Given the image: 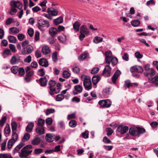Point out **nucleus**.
Returning <instances> with one entry per match:
<instances>
[{
	"label": "nucleus",
	"mask_w": 158,
	"mask_h": 158,
	"mask_svg": "<svg viewBox=\"0 0 158 158\" xmlns=\"http://www.w3.org/2000/svg\"><path fill=\"white\" fill-rule=\"evenodd\" d=\"M69 125L71 127L73 128L76 127L77 125V123L76 121L72 120L69 123Z\"/></svg>",
	"instance_id": "obj_41"
},
{
	"label": "nucleus",
	"mask_w": 158,
	"mask_h": 158,
	"mask_svg": "<svg viewBox=\"0 0 158 158\" xmlns=\"http://www.w3.org/2000/svg\"><path fill=\"white\" fill-rule=\"evenodd\" d=\"M11 126L12 129V132L17 131V124L16 122H12L11 123Z\"/></svg>",
	"instance_id": "obj_33"
},
{
	"label": "nucleus",
	"mask_w": 158,
	"mask_h": 158,
	"mask_svg": "<svg viewBox=\"0 0 158 158\" xmlns=\"http://www.w3.org/2000/svg\"><path fill=\"white\" fill-rule=\"evenodd\" d=\"M155 72L152 69H151L147 72L143 73L144 75L148 78V79H154L152 77L155 75ZM154 79H158V75L154 77Z\"/></svg>",
	"instance_id": "obj_2"
},
{
	"label": "nucleus",
	"mask_w": 158,
	"mask_h": 158,
	"mask_svg": "<svg viewBox=\"0 0 158 158\" xmlns=\"http://www.w3.org/2000/svg\"><path fill=\"white\" fill-rule=\"evenodd\" d=\"M118 77V70H117L114 73L111 79H117Z\"/></svg>",
	"instance_id": "obj_62"
},
{
	"label": "nucleus",
	"mask_w": 158,
	"mask_h": 158,
	"mask_svg": "<svg viewBox=\"0 0 158 158\" xmlns=\"http://www.w3.org/2000/svg\"><path fill=\"white\" fill-rule=\"evenodd\" d=\"M56 82L53 80H50L48 82V85H50V89L51 91H55L56 90Z\"/></svg>",
	"instance_id": "obj_13"
},
{
	"label": "nucleus",
	"mask_w": 158,
	"mask_h": 158,
	"mask_svg": "<svg viewBox=\"0 0 158 158\" xmlns=\"http://www.w3.org/2000/svg\"><path fill=\"white\" fill-rule=\"evenodd\" d=\"M64 96L62 94H59L56 96V101H61L63 99Z\"/></svg>",
	"instance_id": "obj_52"
},
{
	"label": "nucleus",
	"mask_w": 158,
	"mask_h": 158,
	"mask_svg": "<svg viewBox=\"0 0 158 158\" xmlns=\"http://www.w3.org/2000/svg\"><path fill=\"white\" fill-rule=\"evenodd\" d=\"M9 42L10 43H15L16 41V38L15 37L12 35H9L8 36Z\"/></svg>",
	"instance_id": "obj_42"
},
{
	"label": "nucleus",
	"mask_w": 158,
	"mask_h": 158,
	"mask_svg": "<svg viewBox=\"0 0 158 158\" xmlns=\"http://www.w3.org/2000/svg\"><path fill=\"white\" fill-rule=\"evenodd\" d=\"M130 71L131 73H142L143 72V69L141 66L135 65L130 68Z\"/></svg>",
	"instance_id": "obj_5"
},
{
	"label": "nucleus",
	"mask_w": 158,
	"mask_h": 158,
	"mask_svg": "<svg viewBox=\"0 0 158 158\" xmlns=\"http://www.w3.org/2000/svg\"><path fill=\"white\" fill-rule=\"evenodd\" d=\"M30 137V135L28 133H25L23 138L22 139V141L23 142H25L27 141L29 139Z\"/></svg>",
	"instance_id": "obj_34"
},
{
	"label": "nucleus",
	"mask_w": 158,
	"mask_h": 158,
	"mask_svg": "<svg viewBox=\"0 0 158 158\" xmlns=\"http://www.w3.org/2000/svg\"><path fill=\"white\" fill-rule=\"evenodd\" d=\"M39 63L40 65L44 67H47L48 65L47 60L43 58L39 60Z\"/></svg>",
	"instance_id": "obj_17"
},
{
	"label": "nucleus",
	"mask_w": 158,
	"mask_h": 158,
	"mask_svg": "<svg viewBox=\"0 0 158 158\" xmlns=\"http://www.w3.org/2000/svg\"><path fill=\"white\" fill-rule=\"evenodd\" d=\"M26 72V77L24 79H28L31 77L34 74V71L31 69L30 66H27L25 68Z\"/></svg>",
	"instance_id": "obj_3"
},
{
	"label": "nucleus",
	"mask_w": 158,
	"mask_h": 158,
	"mask_svg": "<svg viewBox=\"0 0 158 158\" xmlns=\"http://www.w3.org/2000/svg\"><path fill=\"white\" fill-rule=\"evenodd\" d=\"M47 12L49 14L53 16H56L58 14L57 10L53 8L51 9L48 8L47 9Z\"/></svg>",
	"instance_id": "obj_15"
},
{
	"label": "nucleus",
	"mask_w": 158,
	"mask_h": 158,
	"mask_svg": "<svg viewBox=\"0 0 158 158\" xmlns=\"http://www.w3.org/2000/svg\"><path fill=\"white\" fill-rule=\"evenodd\" d=\"M111 68L109 65H106L103 71L102 75H103L104 77H109L110 75V71Z\"/></svg>",
	"instance_id": "obj_6"
},
{
	"label": "nucleus",
	"mask_w": 158,
	"mask_h": 158,
	"mask_svg": "<svg viewBox=\"0 0 158 158\" xmlns=\"http://www.w3.org/2000/svg\"><path fill=\"white\" fill-rule=\"evenodd\" d=\"M26 149L23 148L21 150V152L19 154V156L20 158H26L27 156Z\"/></svg>",
	"instance_id": "obj_24"
},
{
	"label": "nucleus",
	"mask_w": 158,
	"mask_h": 158,
	"mask_svg": "<svg viewBox=\"0 0 158 158\" xmlns=\"http://www.w3.org/2000/svg\"><path fill=\"white\" fill-rule=\"evenodd\" d=\"M19 67L16 66H13L11 69V72L14 74H16L18 71Z\"/></svg>",
	"instance_id": "obj_44"
},
{
	"label": "nucleus",
	"mask_w": 158,
	"mask_h": 158,
	"mask_svg": "<svg viewBox=\"0 0 158 158\" xmlns=\"http://www.w3.org/2000/svg\"><path fill=\"white\" fill-rule=\"evenodd\" d=\"M140 21L139 20H135L131 22V25L134 27H137L140 24Z\"/></svg>",
	"instance_id": "obj_36"
},
{
	"label": "nucleus",
	"mask_w": 158,
	"mask_h": 158,
	"mask_svg": "<svg viewBox=\"0 0 158 158\" xmlns=\"http://www.w3.org/2000/svg\"><path fill=\"white\" fill-rule=\"evenodd\" d=\"M87 56V53H84L81 54L78 57V60L80 61L82 60L85 59Z\"/></svg>",
	"instance_id": "obj_49"
},
{
	"label": "nucleus",
	"mask_w": 158,
	"mask_h": 158,
	"mask_svg": "<svg viewBox=\"0 0 158 158\" xmlns=\"http://www.w3.org/2000/svg\"><path fill=\"white\" fill-rule=\"evenodd\" d=\"M102 38L101 37L96 36L94 39L93 41L95 43L98 44L102 42Z\"/></svg>",
	"instance_id": "obj_40"
},
{
	"label": "nucleus",
	"mask_w": 158,
	"mask_h": 158,
	"mask_svg": "<svg viewBox=\"0 0 158 158\" xmlns=\"http://www.w3.org/2000/svg\"><path fill=\"white\" fill-rule=\"evenodd\" d=\"M10 31L13 34H16L18 33L19 30V29L16 27H12L9 29Z\"/></svg>",
	"instance_id": "obj_37"
},
{
	"label": "nucleus",
	"mask_w": 158,
	"mask_h": 158,
	"mask_svg": "<svg viewBox=\"0 0 158 158\" xmlns=\"http://www.w3.org/2000/svg\"><path fill=\"white\" fill-rule=\"evenodd\" d=\"M80 33H82L85 35L88 34L89 33V30L85 25H82L80 27Z\"/></svg>",
	"instance_id": "obj_18"
},
{
	"label": "nucleus",
	"mask_w": 158,
	"mask_h": 158,
	"mask_svg": "<svg viewBox=\"0 0 158 158\" xmlns=\"http://www.w3.org/2000/svg\"><path fill=\"white\" fill-rule=\"evenodd\" d=\"M28 33L30 37H32L34 34V30L32 28H30L28 30Z\"/></svg>",
	"instance_id": "obj_60"
},
{
	"label": "nucleus",
	"mask_w": 158,
	"mask_h": 158,
	"mask_svg": "<svg viewBox=\"0 0 158 158\" xmlns=\"http://www.w3.org/2000/svg\"><path fill=\"white\" fill-rule=\"evenodd\" d=\"M62 75L63 77L66 78H69L70 76V73L67 71H64Z\"/></svg>",
	"instance_id": "obj_51"
},
{
	"label": "nucleus",
	"mask_w": 158,
	"mask_h": 158,
	"mask_svg": "<svg viewBox=\"0 0 158 158\" xmlns=\"http://www.w3.org/2000/svg\"><path fill=\"white\" fill-rule=\"evenodd\" d=\"M129 130L127 126H123V125H119V132L122 134L126 133Z\"/></svg>",
	"instance_id": "obj_14"
},
{
	"label": "nucleus",
	"mask_w": 158,
	"mask_h": 158,
	"mask_svg": "<svg viewBox=\"0 0 158 158\" xmlns=\"http://www.w3.org/2000/svg\"><path fill=\"white\" fill-rule=\"evenodd\" d=\"M80 23L78 21L75 22L73 25V28L75 31L78 32L79 31Z\"/></svg>",
	"instance_id": "obj_28"
},
{
	"label": "nucleus",
	"mask_w": 158,
	"mask_h": 158,
	"mask_svg": "<svg viewBox=\"0 0 158 158\" xmlns=\"http://www.w3.org/2000/svg\"><path fill=\"white\" fill-rule=\"evenodd\" d=\"M106 131L107 132L106 135L108 136L111 135L113 132V130L110 127L106 128Z\"/></svg>",
	"instance_id": "obj_47"
},
{
	"label": "nucleus",
	"mask_w": 158,
	"mask_h": 158,
	"mask_svg": "<svg viewBox=\"0 0 158 158\" xmlns=\"http://www.w3.org/2000/svg\"><path fill=\"white\" fill-rule=\"evenodd\" d=\"M138 83H131L128 80H127L125 81L124 84V87L125 88H129L131 86H137Z\"/></svg>",
	"instance_id": "obj_11"
},
{
	"label": "nucleus",
	"mask_w": 158,
	"mask_h": 158,
	"mask_svg": "<svg viewBox=\"0 0 158 158\" xmlns=\"http://www.w3.org/2000/svg\"><path fill=\"white\" fill-rule=\"evenodd\" d=\"M9 46L10 49L12 52H16L15 47L14 45L11 44L9 45Z\"/></svg>",
	"instance_id": "obj_63"
},
{
	"label": "nucleus",
	"mask_w": 158,
	"mask_h": 158,
	"mask_svg": "<svg viewBox=\"0 0 158 158\" xmlns=\"http://www.w3.org/2000/svg\"><path fill=\"white\" fill-rule=\"evenodd\" d=\"M34 125V123L33 122H29L26 127V131L28 132H31L32 131Z\"/></svg>",
	"instance_id": "obj_19"
},
{
	"label": "nucleus",
	"mask_w": 158,
	"mask_h": 158,
	"mask_svg": "<svg viewBox=\"0 0 158 158\" xmlns=\"http://www.w3.org/2000/svg\"><path fill=\"white\" fill-rule=\"evenodd\" d=\"M31 56L29 55L27 57H26L24 59V61L25 62L29 63L31 62Z\"/></svg>",
	"instance_id": "obj_55"
},
{
	"label": "nucleus",
	"mask_w": 158,
	"mask_h": 158,
	"mask_svg": "<svg viewBox=\"0 0 158 158\" xmlns=\"http://www.w3.org/2000/svg\"><path fill=\"white\" fill-rule=\"evenodd\" d=\"M57 29L55 27H51L49 30V33L52 37H54L57 33Z\"/></svg>",
	"instance_id": "obj_16"
},
{
	"label": "nucleus",
	"mask_w": 158,
	"mask_h": 158,
	"mask_svg": "<svg viewBox=\"0 0 158 158\" xmlns=\"http://www.w3.org/2000/svg\"><path fill=\"white\" fill-rule=\"evenodd\" d=\"M136 128L138 134V137L139 136L140 134H143L146 132L145 129L143 128L140 127H136Z\"/></svg>",
	"instance_id": "obj_27"
},
{
	"label": "nucleus",
	"mask_w": 158,
	"mask_h": 158,
	"mask_svg": "<svg viewBox=\"0 0 158 158\" xmlns=\"http://www.w3.org/2000/svg\"><path fill=\"white\" fill-rule=\"evenodd\" d=\"M83 85L86 90L91 89L92 87L91 80H84Z\"/></svg>",
	"instance_id": "obj_9"
},
{
	"label": "nucleus",
	"mask_w": 158,
	"mask_h": 158,
	"mask_svg": "<svg viewBox=\"0 0 158 158\" xmlns=\"http://www.w3.org/2000/svg\"><path fill=\"white\" fill-rule=\"evenodd\" d=\"M45 129L44 127H38L36 128V132L39 135H41L44 133Z\"/></svg>",
	"instance_id": "obj_22"
},
{
	"label": "nucleus",
	"mask_w": 158,
	"mask_h": 158,
	"mask_svg": "<svg viewBox=\"0 0 158 158\" xmlns=\"http://www.w3.org/2000/svg\"><path fill=\"white\" fill-rule=\"evenodd\" d=\"M43 152V150L41 148H36L34 150L35 153L36 155H38Z\"/></svg>",
	"instance_id": "obj_58"
},
{
	"label": "nucleus",
	"mask_w": 158,
	"mask_h": 158,
	"mask_svg": "<svg viewBox=\"0 0 158 158\" xmlns=\"http://www.w3.org/2000/svg\"><path fill=\"white\" fill-rule=\"evenodd\" d=\"M99 70V68L97 67H95L93 68L91 70V73L92 74H95L97 73Z\"/></svg>",
	"instance_id": "obj_57"
},
{
	"label": "nucleus",
	"mask_w": 158,
	"mask_h": 158,
	"mask_svg": "<svg viewBox=\"0 0 158 158\" xmlns=\"http://www.w3.org/2000/svg\"><path fill=\"white\" fill-rule=\"evenodd\" d=\"M89 131L87 130H85V131L83 132L81 135L82 137L85 139H87L89 138Z\"/></svg>",
	"instance_id": "obj_53"
},
{
	"label": "nucleus",
	"mask_w": 158,
	"mask_h": 158,
	"mask_svg": "<svg viewBox=\"0 0 158 158\" xmlns=\"http://www.w3.org/2000/svg\"><path fill=\"white\" fill-rule=\"evenodd\" d=\"M42 52L43 54L44 55H48L50 52L49 47L47 46H44L43 47Z\"/></svg>",
	"instance_id": "obj_23"
},
{
	"label": "nucleus",
	"mask_w": 158,
	"mask_h": 158,
	"mask_svg": "<svg viewBox=\"0 0 158 158\" xmlns=\"http://www.w3.org/2000/svg\"><path fill=\"white\" fill-rule=\"evenodd\" d=\"M111 87H107L102 89V95L104 98H108L110 94V90Z\"/></svg>",
	"instance_id": "obj_8"
},
{
	"label": "nucleus",
	"mask_w": 158,
	"mask_h": 158,
	"mask_svg": "<svg viewBox=\"0 0 158 158\" xmlns=\"http://www.w3.org/2000/svg\"><path fill=\"white\" fill-rule=\"evenodd\" d=\"M29 44V41L27 40H26L22 43L23 49L25 48L27 45Z\"/></svg>",
	"instance_id": "obj_59"
},
{
	"label": "nucleus",
	"mask_w": 158,
	"mask_h": 158,
	"mask_svg": "<svg viewBox=\"0 0 158 158\" xmlns=\"http://www.w3.org/2000/svg\"><path fill=\"white\" fill-rule=\"evenodd\" d=\"M12 137L10 139L15 142L18 139V135L16 133V131L12 132Z\"/></svg>",
	"instance_id": "obj_32"
},
{
	"label": "nucleus",
	"mask_w": 158,
	"mask_h": 158,
	"mask_svg": "<svg viewBox=\"0 0 158 158\" xmlns=\"http://www.w3.org/2000/svg\"><path fill=\"white\" fill-rule=\"evenodd\" d=\"M103 141L106 143H111V141L106 136H105L103 139Z\"/></svg>",
	"instance_id": "obj_56"
},
{
	"label": "nucleus",
	"mask_w": 158,
	"mask_h": 158,
	"mask_svg": "<svg viewBox=\"0 0 158 158\" xmlns=\"http://www.w3.org/2000/svg\"><path fill=\"white\" fill-rule=\"evenodd\" d=\"M129 133L132 136H137L138 134L136 127H132L129 129Z\"/></svg>",
	"instance_id": "obj_12"
},
{
	"label": "nucleus",
	"mask_w": 158,
	"mask_h": 158,
	"mask_svg": "<svg viewBox=\"0 0 158 158\" xmlns=\"http://www.w3.org/2000/svg\"><path fill=\"white\" fill-rule=\"evenodd\" d=\"M112 53L111 51L106 52L105 53V57H111L112 56Z\"/></svg>",
	"instance_id": "obj_61"
},
{
	"label": "nucleus",
	"mask_w": 158,
	"mask_h": 158,
	"mask_svg": "<svg viewBox=\"0 0 158 158\" xmlns=\"http://www.w3.org/2000/svg\"><path fill=\"white\" fill-rule=\"evenodd\" d=\"M4 131L5 133L6 134H9L10 132V129L9 125L7 123L4 128Z\"/></svg>",
	"instance_id": "obj_38"
},
{
	"label": "nucleus",
	"mask_w": 158,
	"mask_h": 158,
	"mask_svg": "<svg viewBox=\"0 0 158 158\" xmlns=\"http://www.w3.org/2000/svg\"><path fill=\"white\" fill-rule=\"evenodd\" d=\"M38 27L42 32H44L45 30L49 27L48 21L42 19L37 20Z\"/></svg>",
	"instance_id": "obj_1"
},
{
	"label": "nucleus",
	"mask_w": 158,
	"mask_h": 158,
	"mask_svg": "<svg viewBox=\"0 0 158 158\" xmlns=\"http://www.w3.org/2000/svg\"><path fill=\"white\" fill-rule=\"evenodd\" d=\"M36 81L42 87H44L46 85L47 80H36Z\"/></svg>",
	"instance_id": "obj_26"
},
{
	"label": "nucleus",
	"mask_w": 158,
	"mask_h": 158,
	"mask_svg": "<svg viewBox=\"0 0 158 158\" xmlns=\"http://www.w3.org/2000/svg\"><path fill=\"white\" fill-rule=\"evenodd\" d=\"M38 126L39 127H43L45 123V120L44 119L39 118L38 119Z\"/></svg>",
	"instance_id": "obj_35"
},
{
	"label": "nucleus",
	"mask_w": 158,
	"mask_h": 158,
	"mask_svg": "<svg viewBox=\"0 0 158 158\" xmlns=\"http://www.w3.org/2000/svg\"><path fill=\"white\" fill-rule=\"evenodd\" d=\"M15 142L12 139H9L7 143V148L9 149H11Z\"/></svg>",
	"instance_id": "obj_45"
},
{
	"label": "nucleus",
	"mask_w": 158,
	"mask_h": 158,
	"mask_svg": "<svg viewBox=\"0 0 158 158\" xmlns=\"http://www.w3.org/2000/svg\"><path fill=\"white\" fill-rule=\"evenodd\" d=\"M20 61V56H17L15 55L13 56L10 60V63L12 65L18 64Z\"/></svg>",
	"instance_id": "obj_10"
},
{
	"label": "nucleus",
	"mask_w": 158,
	"mask_h": 158,
	"mask_svg": "<svg viewBox=\"0 0 158 158\" xmlns=\"http://www.w3.org/2000/svg\"><path fill=\"white\" fill-rule=\"evenodd\" d=\"M11 53L10 50L8 49H6L4 50L3 52L2 53V56L4 58H6L9 55H11Z\"/></svg>",
	"instance_id": "obj_25"
},
{
	"label": "nucleus",
	"mask_w": 158,
	"mask_h": 158,
	"mask_svg": "<svg viewBox=\"0 0 158 158\" xmlns=\"http://www.w3.org/2000/svg\"><path fill=\"white\" fill-rule=\"evenodd\" d=\"M13 18H8L6 21V23L7 25L10 24L12 22Z\"/></svg>",
	"instance_id": "obj_64"
},
{
	"label": "nucleus",
	"mask_w": 158,
	"mask_h": 158,
	"mask_svg": "<svg viewBox=\"0 0 158 158\" xmlns=\"http://www.w3.org/2000/svg\"><path fill=\"white\" fill-rule=\"evenodd\" d=\"M63 21V17L61 16H60L56 19H54L53 23L54 24L58 25V24L62 23Z\"/></svg>",
	"instance_id": "obj_29"
},
{
	"label": "nucleus",
	"mask_w": 158,
	"mask_h": 158,
	"mask_svg": "<svg viewBox=\"0 0 158 158\" xmlns=\"http://www.w3.org/2000/svg\"><path fill=\"white\" fill-rule=\"evenodd\" d=\"M55 112V110L53 108H48L46 109L45 112L46 114L48 115L49 114L54 113Z\"/></svg>",
	"instance_id": "obj_46"
},
{
	"label": "nucleus",
	"mask_w": 158,
	"mask_h": 158,
	"mask_svg": "<svg viewBox=\"0 0 158 158\" xmlns=\"http://www.w3.org/2000/svg\"><path fill=\"white\" fill-rule=\"evenodd\" d=\"M53 136L52 134H47L45 137V139L46 141L48 142L51 143L54 141Z\"/></svg>",
	"instance_id": "obj_20"
},
{
	"label": "nucleus",
	"mask_w": 158,
	"mask_h": 158,
	"mask_svg": "<svg viewBox=\"0 0 158 158\" xmlns=\"http://www.w3.org/2000/svg\"><path fill=\"white\" fill-rule=\"evenodd\" d=\"M6 117L4 116L0 120V126L2 127L5 123L6 120Z\"/></svg>",
	"instance_id": "obj_50"
},
{
	"label": "nucleus",
	"mask_w": 158,
	"mask_h": 158,
	"mask_svg": "<svg viewBox=\"0 0 158 158\" xmlns=\"http://www.w3.org/2000/svg\"><path fill=\"white\" fill-rule=\"evenodd\" d=\"M53 122V120L51 118L49 117L46 120V123L47 125H50L52 124Z\"/></svg>",
	"instance_id": "obj_54"
},
{
	"label": "nucleus",
	"mask_w": 158,
	"mask_h": 158,
	"mask_svg": "<svg viewBox=\"0 0 158 158\" xmlns=\"http://www.w3.org/2000/svg\"><path fill=\"white\" fill-rule=\"evenodd\" d=\"M18 72L19 75L20 76H22L25 73V70L23 67L19 68Z\"/></svg>",
	"instance_id": "obj_43"
},
{
	"label": "nucleus",
	"mask_w": 158,
	"mask_h": 158,
	"mask_svg": "<svg viewBox=\"0 0 158 158\" xmlns=\"http://www.w3.org/2000/svg\"><path fill=\"white\" fill-rule=\"evenodd\" d=\"M74 89L76 91L79 93H81L82 90V87L79 85H76L74 86Z\"/></svg>",
	"instance_id": "obj_39"
},
{
	"label": "nucleus",
	"mask_w": 158,
	"mask_h": 158,
	"mask_svg": "<svg viewBox=\"0 0 158 158\" xmlns=\"http://www.w3.org/2000/svg\"><path fill=\"white\" fill-rule=\"evenodd\" d=\"M33 50V47L31 45H27L25 48L22 49L21 53L23 55H27L31 53Z\"/></svg>",
	"instance_id": "obj_4"
},
{
	"label": "nucleus",
	"mask_w": 158,
	"mask_h": 158,
	"mask_svg": "<svg viewBox=\"0 0 158 158\" xmlns=\"http://www.w3.org/2000/svg\"><path fill=\"white\" fill-rule=\"evenodd\" d=\"M41 142L40 138L38 137L35 136L34 139L31 141V143L33 145H38Z\"/></svg>",
	"instance_id": "obj_21"
},
{
	"label": "nucleus",
	"mask_w": 158,
	"mask_h": 158,
	"mask_svg": "<svg viewBox=\"0 0 158 158\" xmlns=\"http://www.w3.org/2000/svg\"><path fill=\"white\" fill-rule=\"evenodd\" d=\"M104 102V107L106 108L109 107L111 105V102L109 99L102 100V102Z\"/></svg>",
	"instance_id": "obj_31"
},
{
	"label": "nucleus",
	"mask_w": 158,
	"mask_h": 158,
	"mask_svg": "<svg viewBox=\"0 0 158 158\" xmlns=\"http://www.w3.org/2000/svg\"><path fill=\"white\" fill-rule=\"evenodd\" d=\"M25 144L23 142H21L19 144L16 146L13 150V152L15 153L16 152V151H19Z\"/></svg>",
	"instance_id": "obj_30"
},
{
	"label": "nucleus",
	"mask_w": 158,
	"mask_h": 158,
	"mask_svg": "<svg viewBox=\"0 0 158 158\" xmlns=\"http://www.w3.org/2000/svg\"><path fill=\"white\" fill-rule=\"evenodd\" d=\"M57 52H53L52 55V59L53 61L56 62L57 60Z\"/></svg>",
	"instance_id": "obj_48"
},
{
	"label": "nucleus",
	"mask_w": 158,
	"mask_h": 158,
	"mask_svg": "<svg viewBox=\"0 0 158 158\" xmlns=\"http://www.w3.org/2000/svg\"><path fill=\"white\" fill-rule=\"evenodd\" d=\"M11 7H16L19 9H22L23 7L22 4L19 1H12L10 2Z\"/></svg>",
	"instance_id": "obj_7"
}]
</instances>
